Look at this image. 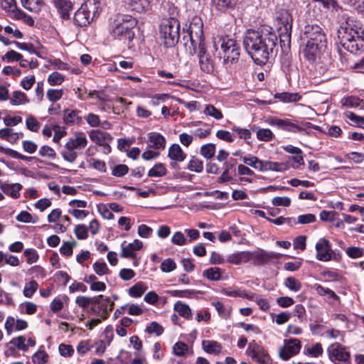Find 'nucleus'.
<instances>
[{
    "instance_id": "f257e3e1",
    "label": "nucleus",
    "mask_w": 364,
    "mask_h": 364,
    "mask_svg": "<svg viewBox=\"0 0 364 364\" xmlns=\"http://www.w3.org/2000/svg\"><path fill=\"white\" fill-rule=\"evenodd\" d=\"M278 36L267 30L247 29L243 36L244 49L254 63L265 65L277 53Z\"/></svg>"
},
{
    "instance_id": "f03ea898",
    "label": "nucleus",
    "mask_w": 364,
    "mask_h": 364,
    "mask_svg": "<svg viewBox=\"0 0 364 364\" xmlns=\"http://www.w3.org/2000/svg\"><path fill=\"white\" fill-rule=\"evenodd\" d=\"M303 39L306 41L303 54L306 60L311 63L321 58L327 48V38L324 29L319 25L307 24L303 31Z\"/></svg>"
},
{
    "instance_id": "7ed1b4c3",
    "label": "nucleus",
    "mask_w": 364,
    "mask_h": 364,
    "mask_svg": "<svg viewBox=\"0 0 364 364\" xmlns=\"http://www.w3.org/2000/svg\"><path fill=\"white\" fill-rule=\"evenodd\" d=\"M137 23V19L132 16L118 14L110 23L109 34L113 39L122 41L126 47L131 49L134 47V28Z\"/></svg>"
},
{
    "instance_id": "20e7f679",
    "label": "nucleus",
    "mask_w": 364,
    "mask_h": 364,
    "mask_svg": "<svg viewBox=\"0 0 364 364\" xmlns=\"http://www.w3.org/2000/svg\"><path fill=\"white\" fill-rule=\"evenodd\" d=\"M184 46L191 54L197 53L198 46L205 43L203 22L200 17L195 16L188 24L183 27Z\"/></svg>"
},
{
    "instance_id": "39448f33",
    "label": "nucleus",
    "mask_w": 364,
    "mask_h": 364,
    "mask_svg": "<svg viewBox=\"0 0 364 364\" xmlns=\"http://www.w3.org/2000/svg\"><path fill=\"white\" fill-rule=\"evenodd\" d=\"M338 38L341 47L350 53L360 55L364 53V38L350 25L341 26Z\"/></svg>"
},
{
    "instance_id": "423d86ee",
    "label": "nucleus",
    "mask_w": 364,
    "mask_h": 364,
    "mask_svg": "<svg viewBox=\"0 0 364 364\" xmlns=\"http://www.w3.org/2000/svg\"><path fill=\"white\" fill-rule=\"evenodd\" d=\"M180 22H168L161 20L159 26V36L161 43L166 48H174L180 38Z\"/></svg>"
},
{
    "instance_id": "0eeeda50",
    "label": "nucleus",
    "mask_w": 364,
    "mask_h": 364,
    "mask_svg": "<svg viewBox=\"0 0 364 364\" xmlns=\"http://www.w3.org/2000/svg\"><path fill=\"white\" fill-rule=\"evenodd\" d=\"M220 46L223 50L225 63L237 62L240 55V47L235 39L228 36H221L217 43H215V46Z\"/></svg>"
},
{
    "instance_id": "6e6552de",
    "label": "nucleus",
    "mask_w": 364,
    "mask_h": 364,
    "mask_svg": "<svg viewBox=\"0 0 364 364\" xmlns=\"http://www.w3.org/2000/svg\"><path fill=\"white\" fill-rule=\"evenodd\" d=\"M98 16L99 13L95 4L90 1L85 2L75 12L73 23L78 27L86 26Z\"/></svg>"
},
{
    "instance_id": "1a4fd4ad",
    "label": "nucleus",
    "mask_w": 364,
    "mask_h": 364,
    "mask_svg": "<svg viewBox=\"0 0 364 364\" xmlns=\"http://www.w3.org/2000/svg\"><path fill=\"white\" fill-rule=\"evenodd\" d=\"M95 302L93 301L91 307L87 311L90 314L96 315L103 320L109 318L110 312L114 309V303L111 301L110 298L102 294L94 296Z\"/></svg>"
},
{
    "instance_id": "9d476101",
    "label": "nucleus",
    "mask_w": 364,
    "mask_h": 364,
    "mask_svg": "<svg viewBox=\"0 0 364 364\" xmlns=\"http://www.w3.org/2000/svg\"><path fill=\"white\" fill-rule=\"evenodd\" d=\"M282 257L279 253L266 252L259 249L255 251H247V262H252L255 266H262L272 260H278Z\"/></svg>"
},
{
    "instance_id": "9b49d317",
    "label": "nucleus",
    "mask_w": 364,
    "mask_h": 364,
    "mask_svg": "<svg viewBox=\"0 0 364 364\" xmlns=\"http://www.w3.org/2000/svg\"><path fill=\"white\" fill-rule=\"evenodd\" d=\"M323 247L325 248V252H321L318 255H316V258L318 260L322 262H328L331 260L339 262L341 259L342 254L341 252L339 250H333L329 240L324 237L319 240L316 244V251L320 252Z\"/></svg>"
},
{
    "instance_id": "f8f14e48",
    "label": "nucleus",
    "mask_w": 364,
    "mask_h": 364,
    "mask_svg": "<svg viewBox=\"0 0 364 364\" xmlns=\"http://www.w3.org/2000/svg\"><path fill=\"white\" fill-rule=\"evenodd\" d=\"M246 353L253 361L258 364H272V363L268 351L262 346L257 344L255 340L248 344Z\"/></svg>"
},
{
    "instance_id": "ddd939ff",
    "label": "nucleus",
    "mask_w": 364,
    "mask_h": 364,
    "mask_svg": "<svg viewBox=\"0 0 364 364\" xmlns=\"http://www.w3.org/2000/svg\"><path fill=\"white\" fill-rule=\"evenodd\" d=\"M329 359L335 364L341 363H350V353L347 348L339 343H334L327 349Z\"/></svg>"
},
{
    "instance_id": "4468645a",
    "label": "nucleus",
    "mask_w": 364,
    "mask_h": 364,
    "mask_svg": "<svg viewBox=\"0 0 364 364\" xmlns=\"http://www.w3.org/2000/svg\"><path fill=\"white\" fill-rule=\"evenodd\" d=\"M301 349V343L299 339L295 338L284 339V345L279 349V356L282 360L287 361L299 354Z\"/></svg>"
},
{
    "instance_id": "2eb2a0df",
    "label": "nucleus",
    "mask_w": 364,
    "mask_h": 364,
    "mask_svg": "<svg viewBox=\"0 0 364 364\" xmlns=\"http://www.w3.org/2000/svg\"><path fill=\"white\" fill-rule=\"evenodd\" d=\"M268 123L272 126H276L278 129L283 131L296 134L301 133L300 125L294 122L289 119H280L277 117H272L268 120Z\"/></svg>"
},
{
    "instance_id": "dca6fc26",
    "label": "nucleus",
    "mask_w": 364,
    "mask_h": 364,
    "mask_svg": "<svg viewBox=\"0 0 364 364\" xmlns=\"http://www.w3.org/2000/svg\"><path fill=\"white\" fill-rule=\"evenodd\" d=\"M199 65L200 70L207 74L214 71V63L210 55L207 52L205 44L198 46Z\"/></svg>"
},
{
    "instance_id": "f3484780",
    "label": "nucleus",
    "mask_w": 364,
    "mask_h": 364,
    "mask_svg": "<svg viewBox=\"0 0 364 364\" xmlns=\"http://www.w3.org/2000/svg\"><path fill=\"white\" fill-rule=\"evenodd\" d=\"M126 241L122 244V251L120 257L123 258H131L135 259L136 258V254L135 251L140 250L143 247V242L139 240H134L133 242H131L127 245Z\"/></svg>"
},
{
    "instance_id": "a211bd4d",
    "label": "nucleus",
    "mask_w": 364,
    "mask_h": 364,
    "mask_svg": "<svg viewBox=\"0 0 364 364\" xmlns=\"http://www.w3.org/2000/svg\"><path fill=\"white\" fill-rule=\"evenodd\" d=\"M123 4L127 9L139 14H144L150 8L149 0H123Z\"/></svg>"
},
{
    "instance_id": "6ab92c4d",
    "label": "nucleus",
    "mask_w": 364,
    "mask_h": 364,
    "mask_svg": "<svg viewBox=\"0 0 364 364\" xmlns=\"http://www.w3.org/2000/svg\"><path fill=\"white\" fill-rule=\"evenodd\" d=\"M87 139L83 132H77L74 136L70 137L65 145L66 149H81L87 144Z\"/></svg>"
},
{
    "instance_id": "aec40b11",
    "label": "nucleus",
    "mask_w": 364,
    "mask_h": 364,
    "mask_svg": "<svg viewBox=\"0 0 364 364\" xmlns=\"http://www.w3.org/2000/svg\"><path fill=\"white\" fill-rule=\"evenodd\" d=\"M80 110L65 109L63 110V121L67 126H73L75 124L80 125L82 119L80 116Z\"/></svg>"
},
{
    "instance_id": "412c9836",
    "label": "nucleus",
    "mask_w": 364,
    "mask_h": 364,
    "mask_svg": "<svg viewBox=\"0 0 364 364\" xmlns=\"http://www.w3.org/2000/svg\"><path fill=\"white\" fill-rule=\"evenodd\" d=\"M236 164L237 160L233 158H230L228 161H225L223 164V171L221 176L217 179L218 183H225L232 180V177L229 173L232 169H235Z\"/></svg>"
},
{
    "instance_id": "4be33fe9",
    "label": "nucleus",
    "mask_w": 364,
    "mask_h": 364,
    "mask_svg": "<svg viewBox=\"0 0 364 364\" xmlns=\"http://www.w3.org/2000/svg\"><path fill=\"white\" fill-rule=\"evenodd\" d=\"M164 12L163 14V18L161 20H166L168 22L176 23L179 22V9L173 3L168 2L164 6Z\"/></svg>"
},
{
    "instance_id": "5701e85b",
    "label": "nucleus",
    "mask_w": 364,
    "mask_h": 364,
    "mask_svg": "<svg viewBox=\"0 0 364 364\" xmlns=\"http://www.w3.org/2000/svg\"><path fill=\"white\" fill-rule=\"evenodd\" d=\"M277 23L284 31L292 28V16L287 9H281L277 12Z\"/></svg>"
},
{
    "instance_id": "b1692460",
    "label": "nucleus",
    "mask_w": 364,
    "mask_h": 364,
    "mask_svg": "<svg viewBox=\"0 0 364 364\" xmlns=\"http://www.w3.org/2000/svg\"><path fill=\"white\" fill-rule=\"evenodd\" d=\"M54 5L63 19H70V11L73 8V4L70 0H53Z\"/></svg>"
},
{
    "instance_id": "393cba45",
    "label": "nucleus",
    "mask_w": 364,
    "mask_h": 364,
    "mask_svg": "<svg viewBox=\"0 0 364 364\" xmlns=\"http://www.w3.org/2000/svg\"><path fill=\"white\" fill-rule=\"evenodd\" d=\"M89 136L90 139L97 145L105 142H112L114 139L110 134L100 129L92 130L90 132Z\"/></svg>"
},
{
    "instance_id": "a878e982",
    "label": "nucleus",
    "mask_w": 364,
    "mask_h": 364,
    "mask_svg": "<svg viewBox=\"0 0 364 364\" xmlns=\"http://www.w3.org/2000/svg\"><path fill=\"white\" fill-rule=\"evenodd\" d=\"M291 29L284 31L282 26L279 28V43L282 52H287L290 50Z\"/></svg>"
},
{
    "instance_id": "bb28decb",
    "label": "nucleus",
    "mask_w": 364,
    "mask_h": 364,
    "mask_svg": "<svg viewBox=\"0 0 364 364\" xmlns=\"http://www.w3.org/2000/svg\"><path fill=\"white\" fill-rule=\"evenodd\" d=\"M1 189L4 194L11 196L14 199H17L20 197L19 191L22 189V185L20 183H2L1 185Z\"/></svg>"
},
{
    "instance_id": "cd10ccee",
    "label": "nucleus",
    "mask_w": 364,
    "mask_h": 364,
    "mask_svg": "<svg viewBox=\"0 0 364 364\" xmlns=\"http://www.w3.org/2000/svg\"><path fill=\"white\" fill-rule=\"evenodd\" d=\"M274 98L283 103H291L299 102L301 96L298 92H277L274 95Z\"/></svg>"
},
{
    "instance_id": "c85d7f7f",
    "label": "nucleus",
    "mask_w": 364,
    "mask_h": 364,
    "mask_svg": "<svg viewBox=\"0 0 364 364\" xmlns=\"http://www.w3.org/2000/svg\"><path fill=\"white\" fill-rule=\"evenodd\" d=\"M168 157L172 161H183L186 158V154L182 150L178 144H173L168 148Z\"/></svg>"
},
{
    "instance_id": "c756f323",
    "label": "nucleus",
    "mask_w": 364,
    "mask_h": 364,
    "mask_svg": "<svg viewBox=\"0 0 364 364\" xmlns=\"http://www.w3.org/2000/svg\"><path fill=\"white\" fill-rule=\"evenodd\" d=\"M148 141L151 144V146L155 149H164L166 146L165 137L158 132H150L148 134Z\"/></svg>"
},
{
    "instance_id": "7c9ffc66",
    "label": "nucleus",
    "mask_w": 364,
    "mask_h": 364,
    "mask_svg": "<svg viewBox=\"0 0 364 364\" xmlns=\"http://www.w3.org/2000/svg\"><path fill=\"white\" fill-rule=\"evenodd\" d=\"M289 168L290 165L288 163L264 161L263 172L267 171L282 172L287 171Z\"/></svg>"
},
{
    "instance_id": "2f4dec72",
    "label": "nucleus",
    "mask_w": 364,
    "mask_h": 364,
    "mask_svg": "<svg viewBox=\"0 0 364 364\" xmlns=\"http://www.w3.org/2000/svg\"><path fill=\"white\" fill-rule=\"evenodd\" d=\"M242 159L244 164L254 168L260 172H263L264 161L259 159L258 157L248 154L247 156L242 157Z\"/></svg>"
},
{
    "instance_id": "473e14b6",
    "label": "nucleus",
    "mask_w": 364,
    "mask_h": 364,
    "mask_svg": "<svg viewBox=\"0 0 364 364\" xmlns=\"http://www.w3.org/2000/svg\"><path fill=\"white\" fill-rule=\"evenodd\" d=\"M22 6L28 11L38 13L44 6L43 0H21Z\"/></svg>"
},
{
    "instance_id": "72a5a7b5",
    "label": "nucleus",
    "mask_w": 364,
    "mask_h": 364,
    "mask_svg": "<svg viewBox=\"0 0 364 364\" xmlns=\"http://www.w3.org/2000/svg\"><path fill=\"white\" fill-rule=\"evenodd\" d=\"M251 130L256 132L257 138L259 141L267 142L274 138V134L269 129H258V127L254 124L251 127Z\"/></svg>"
},
{
    "instance_id": "f704fd0d",
    "label": "nucleus",
    "mask_w": 364,
    "mask_h": 364,
    "mask_svg": "<svg viewBox=\"0 0 364 364\" xmlns=\"http://www.w3.org/2000/svg\"><path fill=\"white\" fill-rule=\"evenodd\" d=\"M202 275L210 281L218 282L221 279L222 270L217 267H209L203 272Z\"/></svg>"
},
{
    "instance_id": "c9c22d12",
    "label": "nucleus",
    "mask_w": 364,
    "mask_h": 364,
    "mask_svg": "<svg viewBox=\"0 0 364 364\" xmlns=\"http://www.w3.org/2000/svg\"><path fill=\"white\" fill-rule=\"evenodd\" d=\"M203 349L208 353L219 354L222 350V346L215 341H203L202 342Z\"/></svg>"
},
{
    "instance_id": "e433bc0d",
    "label": "nucleus",
    "mask_w": 364,
    "mask_h": 364,
    "mask_svg": "<svg viewBox=\"0 0 364 364\" xmlns=\"http://www.w3.org/2000/svg\"><path fill=\"white\" fill-rule=\"evenodd\" d=\"M237 0H212L213 5L218 11H226L228 9H234Z\"/></svg>"
},
{
    "instance_id": "4c0bfd02",
    "label": "nucleus",
    "mask_w": 364,
    "mask_h": 364,
    "mask_svg": "<svg viewBox=\"0 0 364 364\" xmlns=\"http://www.w3.org/2000/svg\"><path fill=\"white\" fill-rule=\"evenodd\" d=\"M146 289L147 287L143 282H138L129 289L128 293L133 298H139L144 294Z\"/></svg>"
},
{
    "instance_id": "58836bf2",
    "label": "nucleus",
    "mask_w": 364,
    "mask_h": 364,
    "mask_svg": "<svg viewBox=\"0 0 364 364\" xmlns=\"http://www.w3.org/2000/svg\"><path fill=\"white\" fill-rule=\"evenodd\" d=\"M174 310L178 313V314L186 318L190 319L191 318V309L188 305L182 303L181 301H178L174 304Z\"/></svg>"
},
{
    "instance_id": "ea45409f",
    "label": "nucleus",
    "mask_w": 364,
    "mask_h": 364,
    "mask_svg": "<svg viewBox=\"0 0 364 364\" xmlns=\"http://www.w3.org/2000/svg\"><path fill=\"white\" fill-rule=\"evenodd\" d=\"M0 152L13 158V159H21V160H23V161H31L33 159V157H32V156H27L23 155L12 149L4 148L3 146H0Z\"/></svg>"
},
{
    "instance_id": "a19ab883",
    "label": "nucleus",
    "mask_w": 364,
    "mask_h": 364,
    "mask_svg": "<svg viewBox=\"0 0 364 364\" xmlns=\"http://www.w3.org/2000/svg\"><path fill=\"white\" fill-rule=\"evenodd\" d=\"M247 251H242L230 255L227 262L233 264H240L242 262L247 263Z\"/></svg>"
},
{
    "instance_id": "79ce46f5",
    "label": "nucleus",
    "mask_w": 364,
    "mask_h": 364,
    "mask_svg": "<svg viewBox=\"0 0 364 364\" xmlns=\"http://www.w3.org/2000/svg\"><path fill=\"white\" fill-rule=\"evenodd\" d=\"M167 173V170L162 163L156 164L148 172L149 177H162Z\"/></svg>"
},
{
    "instance_id": "37998d69",
    "label": "nucleus",
    "mask_w": 364,
    "mask_h": 364,
    "mask_svg": "<svg viewBox=\"0 0 364 364\" xmlns=\"http://www.w3.org/2000/svg\"><path fill=\"white\" fill-rule=\"evenodd\" d=\"M341 103L343 107L356 108L360 106L362 100L356 96L351 95L347 97H343L341 100Z\"/></svg>"
},
{
    "instance_id": "c03bdc74",
    "label": "nucleus",
    "mask_w": 364,
    "mask_h": 364,
    "mask_svg": "<svg viewBox=\"0 0 364 364\" xmlns=\"http://www.w3.org/2000/svg\"><path fill=\"white\" fill-rule=\"evenodd\" d=\"M216 147L214 144L208 143L203 145L200 149V154L205 159H210L215 156Z\"/></svg>"
},
{
    "instance_id": "a18cd8bd",
    "label": "nucleus",
    "mask_w": 364,
    "mask_h": 364,
    "mask_svg": "<svg viewBox=\"0 0 364 364\" xmlns=\"http://www.w3.org/2000/svg\"><path fill=\"white\" fill-rule=\"evenodd\" d=\"M187 168L191 171L201 173L203 170V162L196 156H191Z\"/></svg>"
},
{
    "instance_id": "49530a36",
    "label": "nucleus",
    "mask_w": 364,
    "mask_h": 364,
    "mask_svg": "<svg viewBox=\"0 0 364 364\" xmlns=\"http://www.w3.org/2000/svg\"><path fill=\"white\" fill-rule=\"evenodd\" d=\"M28 102L29 100L27 98L26 95L21 91H14L13 92V96L10 100V103L12 105H19Z\"/></svg>"
},
{
    "instance_id": "de8ad7c7",
    "label": "nucleus",
    "mask_w": 364,
    "mask_h": 364,
    "mask_svg": "<svg viewBox=\"0 0 364 364\" xmlns=\"http://www.w3.org/2000/svg\"><path fill=\"white\" fill-rule=\"evenodd\" d=\"M284 286L290 291L296 292L301 290V283L294 277H289L284 281Z\"/></svg>"
},
{
    "instance_id": "09e8293b",
    "label": "nucleus",
    "mask_w": 364,
    "mask_h": 364,
    "mask_svg": "<svg viewBox=\"0 0 364 364\" xmlns=\"http://www.w3.org/2000/svg\"><path fill=\"white\" fill-rule=\"evenodd\" d=\"M203 113L218 120L223 118L222 112L213 105H207L204 109Z\"/></svg>"
},
{
    "instance_id": "8fccbe9b",
    "label": "nucleus",
    "mask_w": 364,
    "mask_h": 364,
    "mask_svg": "<svg viewBox=\"0 0 364 364\" xmlns=\"http://www.w3.org/2000/svg\"><path fill=\"white\" fill-rule=\"evenodd\" d=\"M49 355L44 350H38L32 356L34 364H45L48 361Z\"/></svg>"
},
{
    "instance_id": "3c124183",
    "label": "nucleus",
    "mask_w": 364,
    "mask_h": 364,
    "mask_svg": "<svg viewBox=\"0 0 364 364\" xmlns=\"http://www.w3.org/2000/svg\"><path fill=\"white\" fill-rule=\"evenodd\" d=\"M16 219L18 222L21 223H36L38 220V217L37 215L35 216V218H33V216L31 213L27 212L26 210L21 211L16 217Z\"/></svg>"
},
{
    "instance_id": "603ef678",
    "label": "nucleus",
    "mask_w": 364,
    "mask_h": 364,
    "mask_svg": "<svg viewBox=\"0 0 364 364\" xmlns=\"http://www.w3.org/2000/svg\"><path fill=\"white\" fill-rule=\"evenodd\" d=\"M167 293L174 297L191 298L196 293L194 289L168 290Z\"/></svg>"
},
{
    "instance_id": "864d4df0",
    "label": "nucleus",
    "mask_w": 364,
    "mask_h": 364,
    "mask_svg": "<svg viewBox=\"0 0 364 364\" xmlns=\"http://www.w3.org/2000/svg\"><path fill=\"white\" fill-rule=\"evenodd\" d=\"M336 55L335 54V58L338 57L341 63V69H346L348 65V56L346 52L342 50V48L340 46H337L336 47Z\"/></svg>"
},
{
    "instance_id": "5fc2aeb1",
    "label": "nucleus",
    "mask_w": 364,
    "mask_h": 364,
    "mask_svg": "<svg viewBox=\"0 0 364 364\" xmlns=\"http://www.w3.org/2000/svg\"><path fill=\"white\" fill-rule=\"evenodd\" d=\"M95 300L96 299H94V296H78L75 299V303L79 307L86 309L89 306H92L93 301L95 302Z\"/></svg>"
},
{
    "instance_id": "6e6d98bb",
    "label": "nucleus",
    "mask_w": 364,
    "mask_h": 364,
    "mask_svg": "<svg viewBox=\"0 0 364 364\" xmlns=\"http://www.w3.org/2000/svg\"><path fill=\"white\" fill-rule=\"evenodd\" d=\"M64 80V76L56 71L51 73L48 77V82L50 86L60 85Z\"/></svg>"
},
{
    "instance_id": "4d7b16f0",
    "label": "nucleus",
    "mask_w": 364,
    "mask_h": 364,
    "mask_svg": "<svg viewBox=\"0 0 364 364\" xmlns=\"http://www.w3.org/2000/svg\"><path fill=\"white\" fill-rule=\"evenodd\" d=\"M38 287V284L35 280H31L29 282L26 283L23 291L24 296L27 298H31L34 294V293L37 291Z\"/></svg>"
},
{
    "instance_id": "13d9d810",
    "label": "nucleus",
    "mask_w": 364,
    "mask_h": 364,
    "mask_svg": "<svg viewBox=\"0 0 364 364\" xmlns=\"http://www.w3.org/2000/svg\"><path fill=\"white\" fill-rule=\"evenodd\" d=\"M232 130L237 134L240 139H244L245 141H246V142L247 144H249L247 140L250 139L252 136L251 129H247L241 128L236 125H233L232 127Z\"/></svg>"
},
{
    "instance_id": "bf43d9fd",
    "label": "nucleus",
    "mask_w": 364,
    "mask_h": 364,
    "mask_svg": "<svg viewBox=\"0 0 364 364\" xmlns=\"http://www.w3.org/2000/svg\"><path fill=\"white\" fill-rule=\"evenodd\" d=\"M171 95L166 93H162V94H155V95H149L148 97L151 98V104L153 106H157L159 105L160 102H165L168 99H171Z\"/></svg>"
},
{
    "instance_id": "052dcab7",
    "label": "nucleus",
    "mask_w": 364,
    "mask_h": 364,
    "mask_svg": "<svg viewBox=\"0 0 364 364\" xmlns=\"http://www.w3.org/2000/svg\"><path fill=\"white\" fill-rule=\"evenodd\" d=\"M26 338L23 336H19L15 338H13L9 342L10 344L14 345L18 350L23 351H27L28 349V346L25 343Z\"/></svg>"
},
{
    "instance_id": "680f3d73",
    "label": "nucleus",
    "mask_w": 364,
    "mask_h": 364,
    "mask_svg": "<svg viewBox=\"0 0 364 364\" xmlns=\"http://www.w3.org/2000/svg\"><path fill=\"white\" fill-rule=\"evenodd\" d=\"M74 233L78 240H85L88 237V229L84 224L77 225Z\"/></svg>"
},
{
    "instance_id": "e2e57ef3",
    "label": "nucleus",
    "mask_w": 364,
    "mask_h": 364,
    "mask_svg": "<svg viewBox=\"0 0 364 364\" xmlns=\"http://www.w3.org/2000/svg\"><path fill=\"white\" fill-rule=\"evenodd\" d=\"M164 328L161 325L156 321H152L146 326V331L149 333H155L157 336H161L164 333Z\"/></svg>"
},
{
    "instance_id": "0e129e2a",
    "label": "nucleus",
    "mask_w": 364,
    "mask_h": 364,
    "mask_svg": "<svg viewBox=\"0 0 364 364\" xmlns=\"http://www.w3.org/2000/svg\"><path fill=\"white\" fill-rule=\"evenodd\" d=\"M188 345L182 341L176 342L173 346V352L176 355L182 356L188 351Z\"/></svg>"
},
{
    "instance_id": "69168bd1",
    "label": "nucleus",
    "mask_w": 364,
    "mask_h": 364,
    "mask_svg": "<svg viewBox=\"0 0 364 364\" xmlns=\"http://www.w3.org/2000/svg\"><path fill=\"white\" fill-rule=\"evenodd\" d=\"M26 128L33 132H37L40 127L41 124L33 116H30L26 120Z\"/></svg>"
},
{
    "instance_id": "338daca9",
    "label": "nucleus",
    "mask_w": 364,
    "mask_h": 364,
    "mask_svg": "<svg viewBox=\"0 0 364 364\" xmlns=\"http://www.w3.org/2000/svg\"><path fill=\"white\" fill-rule=\"evenodd\" d=\"M163 272H171L176 269V264L171 258L164 259L160 267Z\"/></svg>"
},
{
    "instance_id": "774afa93",
    "label": "nucleus",
    "mask_w": 364,
    "mask_h": 364,
    "mask_svg": "<svg viewBox=\"0 0 364 364\" xmlns=\"http://www.w3.org/2000/svg\"><path fill=\"white\" fill-rule=\"evenodd\" d=\"M23 254L26 257V262L30 264L36 262L39 258L37 251L33 248L26 249Z\"/></svg>"
}]
</instances>
